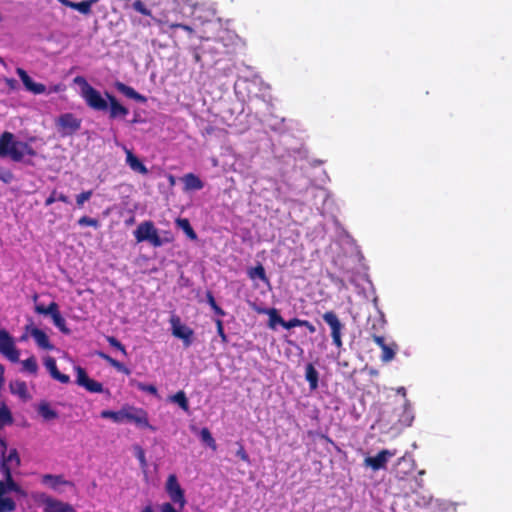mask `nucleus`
Instances as JSON below:
<instances>
[{"label":"nucleus","mask_w":512,"mask_h":512,"mask_svg":"<svg viewBox=\"0 0 512 512\" xmlns=\"http://www.w3.org/2000/svg\"><path fill=\"white\" fill-rule=\"evenodd\" d=\"M12 493L20 496L25 495L24 490L13 477L8 476V479L3 478V480H0V512L15 511L16 502L12 497Z\"/></svg>","instance_id":"obj_1"},{"label":"nucleus","mask_w":512,"mask_h":512,"mask_svg":"<svg viewBox=\"0 0 512 512\" xmlns=\"http://www.w3.org/2000/svg\"><path fill=\"white\" fill-rule=\"evenodd\" d=\"M21 465V459L16 448H12L7 453V443L0 437V472L3 478L8 479L12 476V468H18Z\"/></svg>","instance_id":"obj_2"},{"label":"nucleus","mask_w":512,"mask_h":512,"mask_svg":"<svg viewBox=\"0 0 512 512\" xmlns=\"http://www.w3.org/2000/svg\"><path fill=\"white\" fill-rule=\"evenodd\" d=\"M134 237L138 243L148 241L154 247H160L171 238L162 239L152 221H145L138 225L134 231Z\"/></svg>","instance_id":"obj_3"},{"label":"nucleus","mask_w":512,"mask_h":512,"mask_svg":"<svg viewBox=\"0 0 512 512\" xmlns=\"http://www.w3.org/2000/svg\"><path fill=\"white\" fill-rule=\"evenodd\" d=\"M18 141L13 133L5 131L0 136V157H10L14 162H22V155L17 151Z\"/></svg>","instance_id":"obj_4"},{"label":"nucleus","mask_w":512,"mask_h":512,"mask_svg":"<svg viewBox=\"0 0 512 512\" xmlns=\"http://www.w3.org/2000/svg\"><path fill=\"white\" fill-rule=\"evenodd\" d=\"M322 318L330 327L332 343L340 349L343 346L342 334L345 329V325L340 321L334 311H326L322 315Z\"/></svg>","instance_id":"obj_5"},{"label":"nucleus","mask_w":512,"mask_h":512,"mask_svg":"<svg viewBox=\"0 0 512 512\" xmlns=\"http://www.w3.org/2000/svg\"><path fill=\"white\" fill-rule=\"evenodd\" d=\"M82 120L73 113L61 114L56 120V126L62 136H71L81 128Z\"/></svg>","instance_id":"obj_6"},{"label":"nucleus","mask_w":512,"mask_h":512,"mask_svg":"<svg viewBox=\"0 0 512 512\" xmlns=\"http://www.w3.org/2000/svg\"><path fill=\"white\" fill-rule=\"evenodd\" d=\"M0 354L11 362H17L20 356V352L15 345L14 338L7 330L2 328H0Z\"/></svg>","instance_id":"obj_7"},{"label":"nucleus","mask_w":512,"mask_h":512,"mask_svg":"<svg viewBox=\"0 0 512 512\" xmlns=\"http://www.w3.org/2000/svg\"><path fill=\"white\" fill-rule=\"evenodd\" d=\"M172 335L183 341L185 347H189L193 343L194 331L192 328L184 325L177 315L170 317Z\"/></svg>","instance_id":"obj_8"},{"label":"nucleus","mask_w":512,"mask_h":512,"mask_svg":"<svg viewBox=\"0 0 512 512\" xmlns=\"http://www.w3.org/2000/svg\"><path fill=\"white\" fill-rule=\"evenodd\" d=\"M166 492L171 501L177 504L180 509H183L187 503L184 490L181 488L175 474H170L166 481Z\"/></svg>","instance_id":"obj_9"},{"label":"nucleus","mask_w":512,"mask_h":512,"mask_svg":"<svg viewBox=\"0 0 512 512\" xmlns=\"http://www.w3.org/2000/svg\"><path fill=\"white\" fill-rule=\"evenodd\" d=\"M82 97L86 104L93 110L106 111L108 109V100L103 98L101 93L92 86L82 90Z\"/></svg>","instance_id":"obj_10"},{"label":"nucleus","mask_w":512,"mask_h":512,"mask_svg":"<svg viewBox=\"0 0 512 512\" xmlns=\"http://www.w3.org/2000/svg\"><path fill=\"white\" fill-rule=\"evenodd\" d=\"M123 421L133 422L140 427L154 428L149 424L147 412L132 406L123 407Z\"/></svg>","instance_id":"obj_11"},{"label":"nucleus","mask_w":512,"mask_h":512,"mask_svg":"<svg viewBox=\"0 0 512 512\" xmlns=\"http://www.w3.org/2000/svg\"><path fill=\"white\" fill-rule=\"evenodd\" d=\"M76 384L85 388L91 393H102L104 391L102 383L89 378L86 370L81 366L75 367Z\"/></svg>","instance_id":"obj_12"},{"label":"nucleus","mask_w":512,"mask_h":512,"mask_svg":"<svg viewBox=\"0 0 512 512\" xmlns=\"http://www.w3.org/2000/svg\"><path fill=\"white\" fill-rule=\"evenodd\" d=\"M105 96L108 100L107 110H109L110 119H124L129 114L128 108L122 105L114 95L106 92Z\"/></svg>","instance_id":"obj_13"},{"label":"nucleus","mask_w":512,"mask_h":512,"mask_svg":"<svg viewBox=\"0 0 512 512\" xmlns=\"http://www.w3.org/2000/svg\"><path fill=\"white\" fill-rule=\"evenodd\" d=\"M25 329L33 337L39 348L48 351L54 349V346L51 344L48 335L43 330L29 325H27Z\"/></svg>","instance_id":"obj_14"},{"label":"nucleus","mask_w":512,"mask_h":512,"mask_svg":"<svg viewBox=\"0 0 512 512\" xmlns=\"http://www.w3.org/2000/svg\"><path fill=\"white\" fill-rule=\"evenodd\" d=\"M394 453L389 450H381L376 456L365 458L364 462L366 466L371 467L377 471L386 467L388 459L392 457Z\"/></svg>","instance_id":"obj_15"},{"label":"nucleus","mask_w":512,"mask_h":512,"mask_svg":"<svg viewBox=\"0 0 512 512\" xmlns=\"http://www.w3.org/2000/svg\"><path fill=\"white\" fill-rule=\"evenodd\" d=\"M16 73L20 77L21 81L25 88L34 93V94H43L46 91V86L42 83H36L32 80V78L28 75V73L23 68H17Z\"/></svg>","instance_id":"obj_16"},{"label":"nucleus","mask_w":512,"mask_h":512,"mask_svg":"<svg viewBox=\"0 0 512 512\" xmlns=\"http://www.w3.org/2000/svg\"><path fill=\"white\" fill-rule=\"evenodd\" d=\"M116 90L118 92H120L121 94H123L124 96H126L127 98H130V99H133L137 102H140V103H146L147 102V98L138 93L134 88H132L131 86H128L120 81H116L115 84H114Z\"/></svg>","instance_id":"obj_17"},{"label":"nucleus","mask_w":512,"mask_h":512,"mask_svg":"<svg viewBox=\"0 0 512 512\" xmlns=\"http://www.w3.org/2000/svg\"><path fill=\"white\" fill-rule=\"evenodd\" d=\"M44 364L53 379H55L63 384H67L70 382L69 375L63 374L58 370L56 360L53 357L48 356L45 359Z\"/></svg>","instance_id":"obj_18"},{"label":"nucleus","mask_w":512,"mask_h":512,"mask_svg":"<svg viewBox=\"0 0 512 512\" xmlns=\"http://www.w3.org/2000/svg\"><path fill=\"white\" fill-rule=\"evenodd\" d=\"M125 152L126 163L133 171L138 172L142 175H147L149 173L147 167L131 150L125 148Z\"/></svg>","instance_id":"obj_19"},{"label":"nucleus","mask_w":512,"mask_h":512,"mask_svg":"<svg viewBox=\"0 0 512 512\" xmlns=\"http://www.w3.org/2000/svg\"><path fill=\"white\" fill-rule=\"evenodd\" d=\"M251 307L258 313L260 314H268L269 315V327L271 329H275V326L276 324H279L282 326V323H283V318L282 316L278 313V311L275 309V308H271V309H260V308H257L255 306V304H252Z\"/></svg>","instance_id":"obj_20"},{"label":"nucleus","mask_w":512,"mask_h":512,"mask_svg":"<svg viewBox=\"0 0 512 512\" xmlns=\"http://www.w3.org/2000/svg\"><path fill=\"white\" fill-rule=\"evenodd\" d=\"M185 191L201 190L204 187L202 180L194 173L185 174L182 177Z\"/></svg>","instance_id":"obj_21"},{"label":"nucleus","mask_w":512,"mask_h":512,"mask_svg":"<svg viewBox=\"0 0 512 512\" xmlns=\"http://www.w3.org/2000/svg\"><path fill=\"white\" fill-rule=\"evenodd\" d=\"M305 379L309 383L310 390H316L318 388L319 373L312 363H308L305 367Z\"/></svg>","instance_id":"obj_22"},{"label":"nucleus","mask_w":512,"mask_h":512,"mask_svg":"<svg viewBox=\"0 0 512 512\" xmlns=\"http://www.w3.org/2000/svg\"><path fill=\"white\" fill-rule=\"evenodd\" d=\"M99 0H84L81 2H73L70 5V8L78 11L83 15H90L92 13V6L96 4Z\"/></svg>","instance_id":"obj_23"},{"label":"nucleus","mask_w":512,"mask_h":512,"mask_svg":"<svg viewBox=\"0 0 512 512\" xmlns=\"http://www.w3.org/2000/svg\"><path fill=\"white\" fill-rule=\"evenodd\" d=\"M42 483L49 485L51 488L55 489L59 485H66L69 482L64 480L63 476L61 475L45 474L42 476Z\"/></svg>","instance_id":"obj_24"},{"label":"nucleus","mask_w":512,"mask_h":512,"mask_svg":"<svg viewBox=\"0 0 512 512\" xmlns=\"http://www.w3.org/2000/svg\"><path fill=\"white\" fill-rule=\"evenodd\" d=\"M176 225L183 230L186 236L191 240L197 239V234L191 226L189 220L187 218H177Z\"/></svg>","instance_id":"obj_25"},{"label":"nucleus","mask_w":512,"mask_h":512,"mask_svg":"<svg viewBox=\"0 0 512 512\" xmlns=\"http://www.w3.org/2000/svg\"><path fill=\"white\" fill-rule=\"evenodd\" d=\"M247 274L252 280L259 278L264 283H269V278L267 277L265 269L261 263H258L255 267L250 268Z\"/></svg>","instance_id":"obj_26"},{"label":"nucleus","mask_w":512,"mask_h":512,"mask_svg":"<svg viewBox=\"0 0 512 512\" xmlns=\"http://www.w3.org/2000/svg\"><path fill=\"white\" fill-rule=\"evenodd\" d=\"M45 512H75V510L67 503L53 501L47 505Z\"/></svg>","instance_id":"obj_27"},{"label":"nucleus","mask_w":512,"mask_h":512,"mask_svg":"<svg viewBox=\"0 0 512 512\" xmlns=\"http://www.w3.org/2000/svg\"><path fill=\"white\" fill-rule=\"evenodd\" d=\"M99 356L104 359L107 363H109L112 367H114L117 371L122 372L126 375H129L131 373L130 369L127 368L123 363L119 362L118 360L112 358L111 356L101 352L99 353Z\"/></svg>","instance_id":"obj_28"},{"label":"nucleus","mask_w":512,"mask_h":512,"mask_svg":"<svg viewBox=\"0 0 512 512\" xmlns=\"http://www.w3.org/2000/svg\"><path fill=\"white\" fill-rule=\"evenodd\" d=\"M53 324L65 335H69L71 330L67 327L66 320L61 315L58 310L56 313L52 315Z\"/></svg>","instance_id":"obj_29"},{"label":"nucleus","mask_w":512,"mask_h":512,"mask_svg":"<svg viewBox=\"0 0 512 512\" xmlns=\"http://www.w3.org/2000/svg\"><path fill=\"white\" fill-rule=\"evenodd\" d=\"M13 423V416L7 405L2 404L0 407V429Z\"/></svg>","instance_id":"obj_30"},{"label":"nucleus","mask_w":512,"mask_h":512,"mask_svg":"<svg viewBox=\"0 0 512 512\" xmlns=\"http://www.w3.org/2000/svg\"><path fill=\"white\" fill-rule=\"evenodd\" d=\"M38 412L45 420H51L58 417L57 412L46 402L39 405Z\"/></svg>","instance_id":"obj_31"},{"label":"nucleus","mask_w":512,"mask_h":512,"mask_svg":"<svg viewBox=\"0 0 512 512\" xmlns=\"http://www.w3.org/2000/svg\"><path fill=\"white\" fill-rule=\"evenodd\" d=\"M200 439L203 443L209 446L212 450L217 449V444L215 439L213 438L210 430L206 427L202 428L200 431Z\"/></svg>","instance_id":"obj_32"},{"label":"nucleus","mask_w":512,"mask_h":512,"mask_svg":"<svg viewBox=\"0 0 512 512\" xmlns=\"http://www.w3.org/2000/svg\"><path fill=\"white\" fill-rule=\"evenodd\" d=\"M10 390L13 394H17L22 398L27 395V386L24 381H15L10 383Z\"/></svg>","instance_id":"obj_33"},{"label":"nucleus","mask_w":512,"mask_h":512,"mask_svg":"<svg viewBox=\"0 0 512 512\" xmlns=\"http://www.w3.org/2000/svg\"><path fill=\"white\" fill-rule=\"evenodd\" d=\"M58 309H59V306L56 302H51L47 307H45L44 305H36L35 306V311L38 314L50 315L51 317L54 313H56L58 311Z\"/></svg>","instance_id":"obj_34"},{"label":"nucleus","mask_w":512,"mask_h":512,"mask_svg":"<svg viewBox=\"0 0 512 512\" xmlns=\"http://www.w3.org/2000/svg\"><path fill=\"white\" fill-rule=\"evenodd\" d=\"M100 416L104 419H111L116 423L123 422V408L119 411L103 410Z\"/></svg>","instance_id":"obj_35"},{"label":"nucleus","mask_w":512,"mask_h":512,"mask_svg":"<svg viewBox=\"0 0 512 512\" xmlns=\"http://www.w3.org/2000/svg\"><path fill=\"white\" fill-rule=\"evenodd\" d=\"M172 401L177 403L184 411L189 410V403L184 391H178L171 397Z\"/></svg>","instance_id":"obj_36"},{"label":"nucleus","mask_w":512,"mask_h":512,"mask_svg":"<svg viewBox=\"0 0 512 512\" xmlns=\"http://www.w3.org/2000/svg\"><path fill=\"white\" fill-rule=\"evenodd\" d=\"M397 345L393 344L392 346L386 345L382 348L381 360L385 363L390 362L394 359L396 354Z\"/></svg>","instance_id":"obj_37"},{"label":"nucleus","mask_w":512,"mask_h":512,"mask_svg":"<svg viewBox=\"0 0 512 512\" xmlns=\"http://www.w3.org/2000/svg\"><path fill=\"white\" fill-rule=\"evenodd\" d=\"M17 147V151L20 152L22 155V161L24 160V155H28L31 157H35L37 155L35 149L32 146H30L27 142L18 141Z\"/></svg>","instance_id":"obj_38"},{"label":"nucleus","mask_w":512,"mask_h":512,"mask_svg":"<svg viewBox=\"0 0 512 512\" xmlns=\"http://www.w3.org/2000/svg\"><path fill=\"white\" fill-rule=\"evenodd\" d=\"M22 365H23L24 370H26L27 372H29L31 374H36L38 371V364H37L36 358L34 356H31V357L25 359L22 362Z\"/></svg>","instance_id":"obj_39"},{"label":"nucleus","mask_w":512,"mask_h":512,"mask_svg":"<svg viewBox=\"0 0 512 512\" xmlns=\"http://www.w3.org/2000/svg\"><path fill=\"white\" fill-rule=\"evenodd\" d=\"M134 451H135V456H136V458L139 461L140 467L143 470H145L147 468L148 464H147V460H146L144 449L141 446H139V445H135L134 446Z\"/></svg>","instance_id":"obj_40"},{"label":"nucleus","mask_w":512,"mask_h":512,"mask_svg":"<svg viewBox=\"0 0 512 512\" xmlns=\"http://www.w3.org/2000/svg\"><path fill=\"white\" fill-rule=\"evenodd\" d=\"M207 302L218 316H225V311L216 303L215 298L211 292L206 294Z\"/></svg>","instance_id":"obj_41"},{"label":"nucleus","mask_w":512,"mask_h":512,"mask_svg":"<svg viewBox=\"0 0 512 512\" xmlns=\"http://www.w3.org/2000/svg\"><path fill=\"white\" fill-rule=\"evenodd\" d=\"M106 340L110 346L119 350L123 355H127L125 346L117 338H115L114 336H107Z\"/></svg>","instance_id":"obj_42"},{"label":"nucleus","mask_w":512,"mask_h":512,"mask_svg":"<svg viewBox=\"0 0 512 512\" xmlns=\"http://www.w3.org/2000/svg\"><path fill=\"white\" fill-rule=\"evenodd\" d=\"M132 7L136 12L140 13L141 15H144V16L151 15V10L148 9L146 7V5L144 4V2L141 0L134 1V3L132 4Z\"/></svg>","instance_id":"obj_43"},{"label":"nucleus","mask_w":512,"mask_h":512,"mask_svg":"<svg viewBox=\"0 0 512 512\" xmlns=\"http://www.w3.org/2000/svg\"><path fill=\"white\" fill-rule=\"evenodd\" d=\"M386 324L385 319L383 316H380L379 318L375 319L370 327V331L377 332L378 334H381L382 330L384 329Z\"/></svg>","instance_id":"obj_44"},{"label":"nucleus","mask_w":512,"mask_h":512,"mask_svg":"<svg viewBox=\"0 0 512 512\" xmlns=\"http://www.w3.org/2000/svg\"><path fill=\"white\" fill-rule=\"evenodd\" d=\"M238 449L236 451V456L239 457L243 462L250 463V457L245 450V447L241 441L237 442Z\"/></svg>","instance_id":"obj_45"},{"label":"nucleus","mask_w":512,"mask_h":512,"mask_svg":"<svg viewBox=\"0 0 512 512\" xmlns=\"http://www.w3.org/2000/svg\"><path fill=\"white\" fill-rule=\"evenodd\" d=\"M78 224L80 226H91V227H94V228H98L99 227V221L95 218H91V217H88V216H82L79 220H78Z\"/></svg>","instance_id":"obj_46"},{"label":"nucleus","mask_w":512,"mask_h":512,"mask_svg":"<svg viewBox=\"0 0 512 512\" xmlns=\"http://www.w3.org/2000/svg\"><path fill=\"white\" fill-rule=\"evenodd\" d=\"M93 195L92 190L83 191L76 196V203L78 207H82L83 204L88 201Z\"/></svg>","instance_id":"obj_47"},{"label":"nucleus","mask_w":512,"mask_h":512,"mask_svg":"<svg viewBox=\"0 0 512 512\" xmlns=\"http://www.w3.org/2000/svg\"><path fill=\"white\" fill-rule=\"evenodd\" d=\"M215 324L217 328V334L220 336L221 342L226 344L228 342V338L224 331L223 321L221 319H216Z\"/></svg>","instance_id":"obj_48"},{"label":"nucleus","mask_w":512,"mask_h":512,"mask_svg":"<svg viewBox=\"0 0 512 512\" xmlns=\"http://www.w3.org/2000/svg\"><path fill=\"white\" fill-rule=\"evenodd\" d=\"M14 179L13 173L9 169H4L0 167V180L4 183L8 184L12 182Z\"/></svg>","instance_id":"obj_49"},{"label":"nucleus","mask_w":512,"mask_h":512,"mask_svg":"<svg viewBox=\"0 0 512 512\" xmlns=\"http://www.w3.org/2000/svg\"><path fill=\"white\" fill-rule=\"evenodd\" d=\"M302 319L299 318H292L288 321L283 320L282 327L285 329H292L294 327L301 326Z\"/></svg>","instance_id":"obj_50"},{"label":"nucleus","mask_w":512,"mask_h":512,"mask_svg":"<svg viewBox=\"0 0 512 512\" xmlns=\"http://www.w3.org/2000/svg\"><path fill=\"white\" fill-rule=\"evenodd\" d=\"M372 340L382 349L387 344L385 343V338L381 334H378L377 332L371 333Z\"/></svg>","instance_id":"obj_51"},{"label":"nucleus","mask_w":512,"mask_h":512,"mask_svg":"<svg viewBox=\"0 0 512 512\" xmlns=\"http://www.w3.org/2000/svg\"><path fill=\"white\" fill-rule=\"evenodd\" d=\"M372 340L382 349L387 344L385 343V338L381 334H378L377 332L371 333Z\"/></svg>","instance_id":"obj_52"},{"label":"nucleus","mask_w":512,"mask_h":512,"mask_svg":"<svg viewBox=\"0 0 512 512\" xmlns=\"http://www.w3.org/2000/svg\"><path fill=\"white\" fill-rule=\"evenodd\" d=\"M138 388L141 390V391H144V392H148L152 395H156L157 394V388L156 386L154 385H147V384H143V383H138Z\"/></svg>","instance_id":"obj_53"},{"label":"nucleus","mask_w":512,"mask_h":512,"mask_svg":"<svg viewBox=\"0 0 512 512\" xmlns=\"http://www.w3.org/2000/svg\"><path fill=\"white\" fill-rule=\"evenodd\" d=\"M58 201L57 199V190L54 189L51 194L49 195L48 198H46L45 200V206H50L52 205L54 202Z\"/></svg>","instance_id":"obj_54"},{"label":"nucleus","mask_w":512,"mask_h":512,"mask_svg":"<svg viewBox=\"0 0 512 512\" xmlns=\"http://www.w3.org/2000/svg\"><path fill=\"white\" fill-rule=\"evenodd\" d=\"M301 326L305 327L311 334L316 332V327L308 320H302Z\"/></svg>","instance_id":"obj_55"},{"label":"nucleus","mask_w":512,"mask_h":512,"mask_svg":"<svg viewBox=\"0 0 512 512\" xmlns=\"http://www.w3.org/2000/svg\"><path fill=\"white\" fill-rule=\"evenodd\" d=\"M412 420H413V416L410 415V413L407 412V410L405 409V412H404L403 418L401 419V422L404 425L409 426V425H411Z\"/></svg>","instance_id":"obj_56"},{"label":"nucleus","mask_w":512,"mask_h":512,"mask_svg":"<svg viewBox=\"0 0 512 512\" xmlns=\"http://www.w3.org/2000/svg\"><path fill=\"white\" fill-rule=\"evenodd\" d=\"M161 512H177L173 505L169 502L163 503L160 507Z\"/></svg>","instance_id":"obj_57"},{"label":"nucleus","mask_w":512,"mask_h":512,"mask_svg":"<svg viewBox=\"0 0 512 512\" xmlns=\"http://www.w3.org/2000/svg\"><path fill=\"white\" fill-rule=\"evenodd\" d=\"M74 82L79 84V85H82V90L83 89H86L88 88V86H90L88 84V82L86 81V79L82 76H77L75 79H74Z\"/></svg>","instance_id":"obj_58"},{"label":"nucleus","mask_w":512,"mask_h":512,"mask_svg":"<svg viewBox=\"0 0 512 512\" xmlns=\"http://www.w3.org/2000/svg\"><path fill=\"white\" fill-rule=\"evenodd\" d=\"M5 83L10 89H15L17 85V81L13 78H6Z\"/></svg>","instance_id":"obj_59"},{"label":"nucleus","mask_w":512,"mask_h":512,"mask_svg":"<svg viewBox=\"0 0 512 512\" xmlns=\"http://www.w3.org/2000/svg\"><path fill=\"white\" fill-rule=\"evenodd\" d=\"M57 199H58V201L64 202L66 204L70 203L69 198L65 194L58 192V191H57Z\"/></svg>","instance_id":"obj_60"},{"label":"nucleus","mask_w":512,"mask_h":512,"mask_svg":"<svg viewBox=\"0 0 512 512\" xmlns=\"http://www.w3.org/2000/svg\"><path fill=\"white\" fill-rule=\"evenodd\" d=\"M180 28L183 29L184 31L188 32V33H193L194 30L191 26L189 25H186V24H182L180 25Z\"/></svg>","instance_id":"obj_61"},{"label":"nucleus","mask_w":512,"mask_h":512,"mask_svg":"<svg viewBox=\"0 0 512 512\" xmlns=\"http://www.w3.org/2000/svg\"><path fill=\"white\" fill-rule=\"evenodd\" d=\"M57 1L60 2L62 5L69 7V8H70V5L73 3V1H70V0H57Z\"/></svg>","instance_id":"obj_62"},{"label":"nucleus","mask_w":512,"mask_h":512,"mask_svg":"<svg viewBox=\"0 0 512 512\" xmlns=\"http://www.w3.org/2000/svg\"><path fill=\"white\" fill-rule=\"evenodd\" d=\"M397 393L401 394L403 397H406V389L404 387H399L397 389Z\"/></svg>","instance_id":"obj_63"},{"label":"nucleus","mask_w":512,"mask_h":512,"mask_svg":"<svg viewBox=\"0 0 512 512\" xmlns=\"http://www.w3.org/2000/svg\"><path fill=\"white\" fill-rule=\"evenodd\" d=\"M141 512H154L151 506H146Z\"/></svg>","instance_id":"obj_64"}]
</instances>
